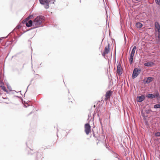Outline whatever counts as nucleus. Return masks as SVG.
Listing matches in <instances>:
<instances>
[{
  "label": "nucleus",
  "mask_w": 160,
  "mask_h": 160,
  "mask_svg": "<svg viewBox=\"0 0 160 160\" xmlns=\"http://www.w3.org/2000/svg\"><path fill=\"white\" fill-rule=\"evenodd\" d=\"M45 21V18L44 16L41 15L37 16L33 20V28H36L41 26H42V23Z\"/></svg>",
  "instance_id": "1"
},
{
  "label": "nucleus",
  "mask_w": 160,
  "mask_h": 160,
  "mask_svg": "<svg viewBox=\"0 0 160 160\" xmlns=\"http://www.w3.org/2000/svg\"><path fill=\"white\" fill-rule=\"evenodd\" d=\"M40 3L42 5H43L45 8L47 9L49 8V5L50 4V2H52L54 3V0H39Z\"/></svg>",
  "instance_id": "2"
},
{
  "label": "nucleus",
  "mask_w": 160,
  "mask_h": 160,
  "mask_svg": "<svg viewBox=\"0 0 160 160\" xmlns=\"http://www.w3.org/2000/svg\"><path fill=\"white\" fill-rule=\"evenodd\" d=\"M141 71L140 68H136L134 69L132 74V78H134L137 77Z\"/></svg>",
  "instance_id": "3"
},
{
  "label": "nucleus",
  "mask_w": 160,
  "mask_h": 160,
  "mask_svg": "<svg viewBox=\"0 0 160 160\" xmlns=\"http://www.w3.org/2000/svg\"><path fill=\"white\" fill-rule=\"evenodd\" d=\"M146 97L150 99H153L155 98H160V95L159 92L157 91L155 94H148L146 95Z\"/></svg>",
  "instance_id": "4"
},
{
  "label": "nucleus",
  "mask_w": 160,
  "mask_h": 160,
  "mask_svg": "<svg viewBox=\"0 0 160 160\" xmlns=\"http://www.w3.org/2000/svg\"><path fill=\"white\" fill-rule=\"evenodd\" d=\"M28 20L26 19L23 20L22 22L24 24H25L27 27H28L33 26V22L31 20H29L28 22Z\"/></svg>",
  "instance_id": "5"
},
{
  "label": "nucleus",
  "mask_w": 160,
  "mask_h": 160,
  "mask_svg": "<svg viewBox=\"0 0 160 160\" xmlns=\"http://www.w3.org/2000/svg\"><path fill=\"white\" fill-rule=\"evenodd\" d=\"M85 132L87 135L89 134L90 132L91 127L89 123H86L85 125Z\"/></svg>",
  "instance_id": "6"
},
{
  "label": "nucleus",
  "mask_w": 160,
  "mask_h": 160,
  "mask_svg": "<svg viewBox=\"0 0 160 160\" xmlns=\"http://www.w3.org/2000/svg\"><path fill=\"white\" fill-rule=\"evenodd\" d=\"M117 72L119 75H121L122 73V68L121 67V65L120 64L118 63V65L117 67Z\"/></svg>",
  "instance_id": "7"
},
{
  "label": "nucleus",
  "mask_w": 160,
  "mask_h": 160,
  "mask_svg": "<svg viewBox=\"0 0 160 160\" xmlns=\"http://www.w3.org/2000/svg\"><path fill=\"white\" fill-rule=\"evenodd\" d=\"M145 99V96L143 95H142L140 96H138L137 98V102H141Z\"/></svg>",
  "instance_id": "8"
},
{
  "label": "nucleus",
  "mask_w": 160,
  "mask_h": 160,
  "mask_svg": "<svg viewBox=\"0 0 160 160\" xmlns=\"http://www.w3.org/2000/svg\"><path fill=\"white\" fill-rule=\"evenodd\" d=\"M112 92L110 91H108L105 94V100H108V99H109L111 96L112 94Z\"/></svg>",
  "instance_id": "9"
},
{
  "label": "nucleus",
  "mask_w": 160,
  "mask_h": 160,
  "mask_svg": "<svg viewBox=\"0 0 160 160\" xmlns=\"http://www.w3.org/2000/svg\"><path fill=\"white\" fill-rule=\"evenodd\" d=\"M37 158V160H41L43 157L42 153L39 152H37L36 154Z\"/></svg>",
  "instance_id": "10"
},
{
  "label": "nucleus",
  "mask_w": 160,
  "mask_h": 160,
  "mask_svg": "<svg viewBox=\"0 0 160 160\" xmlns=\"http://www.w3.org/2000/svg\"><path fill=\"white\" fill-rule=\"evenodd\" d=\"M154 64V63L153 62H148L145 63L144 64V65L146 67H152L153 65Z\"/></svg>",
  "instance_id": "11"
},
{
  "label": "nucleus",
  "mask_w": 160,
  "mask_h": 160,
  "mask_svg": "<svg viewBox=\"0 0 160 160\" xmlns=\"http://www.w3.org/2000/svg\"><path fill=\"white\" fill-rule=\"evenodd\" d=\"M153 79V78L152 77H149L147 78V80L145 82L147 83H149L152 81Z\"/></svg>",
  "instance_id": "12"
},
{
  "label": "nucleus",
  "mask_w": 160,
  "mask_h": 160,
  "mask_svg": "<svg viewBox=\"0 0 160 160\" xmlns=\"http://www.w3.org/2000/svg\"><path fill=\"white\" fill-rule=\"evenodd\" d=\"M103 51L107 54L109 52V44H108V46H106L105 47Z\"/></svg>",
  "instance_id": "13"
},
{
  "label": "nucleus",
  "mask_w": 160,
  "mask_h": 160,
  "mask_svg": "<svg viewBox=\"0 0 160 160\" xmlns=\"http://www.w3.org/2000/svg\"><path fill=\"white\" fill-rule=\"evenodd\" d=\"M157 30H156V32H158V42L160 41V28H159L157 29Z\"/></svg>",
  "instance_id": "14"
},
{
  "label": "nucleus",
  "mask_w": 160,
  "mask_h": 160,
  "mask_svg": "<svg viewBox=\"0 0 160 160\" xmlns=\"http://www.w3.org/2000/svg\"><path fill=\"white\" fill-rule=\"evenodd\" d=\"M136 26L137 28H140L142 27V24L139 22H138L136 23Z\"/></svg>",
  "instance_id": "15"
},
{
  "label": "nucleus",
  "mask_w": 160,
  "mask_h": 160,
  "mask_svg": "<svg viewBox=\"0 0 160 160\" xmlns=\"http://www.w3.org/2000/svg\"><path fill=\"white\" fill-rule=\"evenodd\" d=\"M155 27L156 29L159 28H160V25L158 22H155Z\"/></svg>",
  "instance_id": "16"
},
{
  "label": "nucleus",
  "mask_w": 160,
  "mask_h": 160,
  "mask_svg": "<svg viewBox=\"0 0 160 160\" xmlns=\"http://www.w3.org/2000/svg\"><path fill=\"white\" fill-rule=\"evenodd\" d=\"M133 57L132 56H130L129 60L130 63L131 64L133 62Z\"/></svg>",
  "instance_id": "17"
},
{
  "label": "nucleus",
  "mask_w": 160,
  "mask_h": 160,
  "mask_svg": "<svg viewBox=\"0 0 160 160\" xmlns=\"http://www.w3.org/2000/svg\"><path fill=\"white\" fill-rule=\"evenodd\" d=\"M0 87L2 89L4 92H8V91L6 89V87L3 85H1Z\"/></svg>",
  "instance_id": "18"
},
{
  "label": "nucleus",
  "mask_w": 160,
  "mask_h": 160,
  "mask_svg": "<svg viewBox=\"0 0 160 160\" xmlns=\"http://www.w3.org/2000/svg\"><path fill=\"white\" fill-rule=\"evenodd\" d=\"M153 107L154 108H160V103L155 105Z\"/></svg>",
  "instance_id": "19"
},
{
  "label": "nucleus",
  "mask_w": 160,
  "mask_h": 160,
  "mask_svg": "<svg viewBox=\"0 0 160 160\" xmlns=\"http://www.w3.org/2000/svg\"><path fill=\"white\" fill-rule=\"evenodd\" d=\"M112 153L113 154L114 156L116 158H118V155L112 151Z\"/></svg>",
  "instance_id": "20"
},
{
  "label": "nucleus",
  "mask_w": 160,
  "mask_h": 160,
  "mask_svg": "<svg viewBox=\"0 0 160 160\" xmlns=\"http://www.w3.org/2000/svg\"><path fill=\"white\" fill-rule=\"evenodd\" d=\"M136 48V46H134L133 47V48L131 52H133V53H134L135 54V51Z\"/></svg>",
  "instance_id": "21"
},
{
  "label": "nucleus",
  "mask_w": 160,
  "mask_h": 160,
  "mask_svg": "<svg viewBox=\"0 0 160 160\" xmlns=\"http://www.w3.org/2000/svg\"><path fill=\"white\" fill-rule=\"evenodd\" d=\"M156 3L160 6V0H155Z\"/></svg>",
  "instance_id": "22"
},
{
  "label": "nucleus",
  "mask_w": 160,
  "mask_h": 160,
  "mask_svg": "<svg viewBox=\"0 0 160 160\" xmlns=\"http://www.w3.org/2000/svg\"><path fill=\"white\" fill-rule=\"evenodd\" d=\"M155 135L157 137H160V132H157L155 133Z\"/></svg>",
  "instance_id": "23"
},
{
  "label": "nucleus",
  "mask_w": 160,
  "mask_h": 160,
  "mask_svg": "<svg viewBox=\"0 0 160 160\" xmlns=\"http://www.w3.org/2000/svg\"><path fill=\"white\" fill-rule=\"evenodd\" d=\"M3 84V83L2 82V80H0V86L1 85H2Z\"/></svg>",
  "instance_id": "24"
},
{
  "label": "nucleus",
  "mask_w": 160,
  "mask_h": 160,
  "mask_svg": "<svg viewBox=\"0 0 160 160\" xmlns=\"http://www.w3.org/2000/svg\"><path fill=\"white\" fill-rule=\"evenodd\" d=\"M106 54H107V53H106V52H105L104 51H103V52L102 53V55L103 57H105V55Z\"/></svg>",
  "instance_id": "25"
},
{
  "label": "nucleus",
  "mask_w": 160,
  "mask_h": 160,
  "mask_svg": "<svg viewBox=\"0 0 160 160\" xmlns=\"http://www.w3.org/2000/svg\"><path fill=\"white\" fill-rule=\"evenodd\" d=\"M30 152H29V154H32V153L33 152V150H32L30 148Z\"/></svg>",
  "instance_id": "26"
},
{
  "label": "nucleus",
  "mask_w": 160,
  "mask_h": 160,
  "mask_svg": "<svg viewBox=\"0 0 160 160\" xmlns=\"http://www.w3.org/2000/svg\"><path fill=\"white\" fill-rule=\"evenodd\" d=\"M33 17V15H31L29 16H28V18L26 19H27V20H28V19H30L31 17Z\"/></svg>",
  "instance_id": "27"
},
{
  "label": "nucleus",
  "mask_w": 160,
  "mask_h": 160,
  "mask_svg": "<svg viewBox=\"0 0 160 160\" xmlns=\"http://www.w3.org/2000/svg\"><path fill=\"white\" fill-rule=\"evenodd\" d=\"M134 55V53H133L132 52H131L130 56L133 57Z\"/></svg>",
  "instance_id": "28"
},
{
  "label": "nucleus",
  "mask_w": 160,
  "mask_h": 160,
  "mask_svg": "<svg viewBox=\"0 0 160 160\" xmlns=\"http://www.w3.org/2000/svg\"><path fill=\"white\" fill-rule=\"evenodd\" d=\"M20 27H21L20 26L18 25V26H17V27H16V28H17V29H19V28H20Z\"/></svg>",
  "instance_id": "29"
},
{
  "label": "nucleus",
  "mask_w": 160,
  "mask_h": 160,
  "mask_svg": "<svg viewBox=\"0 0 160 160\" xmlns=\"http://www.w3.org/2000/svg\"><path fill=\"white\" fill-rule=\"evenodd\" d=\"M91 117V114H89V115H88V118H90Z\"/></svg>",
  "instance_id": "30"
},
{
  "label": "nucleus",
  "mask_w": 160,
  "mask_h": 160,
  "mask_svg": "<svg viewBox=\"0 0 160 160\" xmlns=\"http://www.w3.org/2000/svg\"><path fill=\"white\" fill-rule=\"evenodd\" d=\"M1 77H2V76H1V75H0V80H2Z\"/></svg>",
  "instance_id": "31"
},
{
  "label": "nucleus",
  "mask_w": 160,
  "mask_h": 160,
  "mask_svg": "<svg viewBox=\"0 0 160 160\" xmlns=\"http://www.w3.org/2000/svg\"><path fill=\"white\" fill-rule=\"evenodd\" d=\"M106 148H108V149H109V148H108V146L107 145L106 146Z\"/></svg>",
  "instance_id": "32"
},
{
  "label": "nucleus",
  "mask_w": 160,
  "mask_h": 160,
  "mask_svg": "<svg viewBox=\"0 0 160 160\" xmlns=\"http://www.w3.org/2000/svg\"><path fill=\"white\" fill-rule=\"evenodd\" d=\"M117 158L118 160H121L118 157V158Z\"/></svg>",
  "instance_id": "33"
},
{
  "label": "nucleus",
  "mask_w": 160,
  "mask_h": 160,
  "mask_svg": "<svg viewBox=\"0 0 160 160\" xmlns=\"http://www.w3.org/2000/svg\"><path fill=\"white\" fill-rule=\"evenodd\" d=\"M51 3H52V2H50V4H51Z\"/></svg>",
  "instance_id": "34"
},
{
  "label": "nucleus",
  "mask_w": 160,
  "mask_h": 160,
  "mask_svg": "<svg viewBox=\"0 0 160 160\" xmlns=\"http://www.w3.org/2000/svg\"><path fill=\"white\" fill-rule=\"evenodd\" d=\"M24 106L26 108L27 107V106H26V105H24Z\"/></svg>",
  "instance_id": "35"
},
{
  "label": "nucleus",
  "mask_w": 160,
  "mask_h": 160,
  "mask_svg": "<svg viewBox=\"0 0 160 160\" xmlns=\"http://www.w3.org/2000/svg\"><path fill=\"white\" fill-rule=\"evenodd\" d=\"M93 118H94V114H93Z\"/></svg>",
  "instance_id": "36"
},
{
  "label": "nucleus",
  "mask_w": 160,
  "mask_h": 160,
  "mask_svg": "<svg viewBox=\"0 0 160 160\" xmlns=\"http://www.w3.org/2000/svg\"><path fill=\"white\" fill-rule=\"evenodd\" d=\"M56 26H57V25H55V26H54V27H56Z\"/></svg>",
  "instance_id": "37"
},
{
  "label": "nucleus",
  "mask_w": 160,
  "mask_h": 160,
  "mask_svg": "<svg viewBox=\"0 0 160 160\" xmlns=\"http://www.w3.org/2000/svg\"><path fill=\"white\" fill-rule=\"evenodd\" d=\"M8 89H10V88H10V87H8Z\"/></svg>",
  "instance_id": "38"
},
{
  "label": "nucleus",
  "mask_w": 160,
  "mask_h": 160,
  "mask_svg": "<svg viewBox=\"0 0 160 160\" xmlns=\"http://www.w3.org/2000/svg\"><path fill=\"white\" fill-rule=\"evenodd\" d=\"M8 89H10V88H10V87H8Z\"/></svg>",
  "instance_id": "39"
},
{
  "label": "nucleus",
  "mask_w": 160,
  "mask_h": 160,
  "mask_svg": "<svg viewBox=\"0 0 160 160\" xmlns=\"http://www.w3.org/2000/svg\"><path fill=\"white\" fill-rule=\"evenodd\" d=\"M8 36H7V37H5V38H7V37H8Z\"/></svg>",
  "instance_id": "40"
},
{
  "label": "nucleus",
  "mask_w": 160,
  "mask_h": 160,
  "mask_svg": "<svg viewBox=\"0 0 160 160\" xmlns=\"http://www.w3.org/2000/svg\"><path fill=\"white\" fill-rule=\"evenodd\" d=\"M100 123H101V125H102V123L101 122H100Z\"/></svg>",
  "instance_id": "41"
},
{
  "label": "nucleus",
  "mask_w": 160,
  "mask_h": 160,
  "mask_svg": "<svg viewBox=\"0 0 160 160\" xmlns=\"http://www.w3.org/2000/svg\"><path fill=\"white\" fill-rule=\"evenodd\" d=\"M68 93H69V90L68 91Z\"/></svg>",
  "instance_id": "42"
},
{
  "label": "nucleus",
  "mask_w": 160,
  "mask_h": 160,
  "mask_svg": "<svg viewBox=\"0 0 160 160\" xmlns=\"http://www.w3.org/2000/svg\"><path fill=\"white\" fill-rule=\"evenodd\" d=\"M26 144L27 145V142H26Z\"/></svg>",
  "instance_id": "43"
},
{
  "label": "nucleus",
  "mask_w": 160,
  "mask_h": 160,
  "mask_svg": "<svg viewBox=\"0 0 160 160\" xmlns=\"http://www.w3.org/2000/svg\"><path fill=\"white\" fill-rule=\"evenodd\" d=\"M94 160H97L94 159Z\"/></svg>",
  "instance_id": "44"
}]
</instances>
